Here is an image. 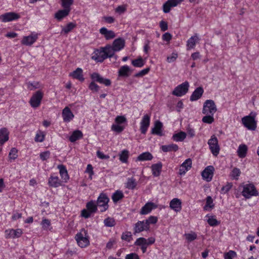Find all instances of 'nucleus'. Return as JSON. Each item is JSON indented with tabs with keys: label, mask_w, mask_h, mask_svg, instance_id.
<instances>
[{
	"label": "nucleus",
	"mask_w": 259,
	"mask_h": 259,
	"mask_svg": "<svg viewBox=\"0 0 259 259\" xmlns=\"http://www.w3.org/2000/svg\"><path fill=\"white\" fill-rule=\"evenodd\" d=\"M86 207L88 210H89L92 213L95 212L97 210V206L93 201H91L88 202Z\"/></svg>",
	"instance_id": "49530a36"
},
{
	"label": "nucleus",
	"mask_w": 259,
	"mask_h": 259,
	"mask_svg": "<svg viewBox=\"0 0 259 259\" xmlns=\"http://www.w3.org/2000/svg\"><path fill=\"white\" fill-rule=\"evenodd\" d=\"M256 115L255 112H251L248 116L242 118V122L245 127L251 131H254L256 128V121L255 117Z\"/></svg>",
	"instance_id": "f257e3e1"
},
{
	"label": "nucleus",
	"mask_w": 259,
	"mask_h": 259,
	"mask_svg": "<svg viewBox=\"0 0 259 259\" xmlns=\"http://www.w3.org/2000/svg\"><path fill=\"white\" fill-rule=\"evenodd\" d=\"M132 64L135 67H142L144 65V61L141 57H140L137 59L133 60Z\"/></svg>",
	"instance_id": "de8ad7c7"
},
{
	"label": "nucleus",
	"mask_w": 259,
	"mask_h": 259,
	"mask_svg": "<svg viewBox=\"0 0 259 259\" xmlns=\"http://www.w3.org/2000/svg\"><path fill=\"white\" fill-rule=\"evenodd\" d=\"M162 123L159 120L155 121L154 126L152 129L151 133L154 135H157L160 136H162Z\"/></svg>",
	"instance_id": "a878e982"
},
{
	"label": "nucleus",
	"mask_w": 259,
	"mask_h": 259,
	"mask_svg": "<svg viewBox=\"0 0 259 259\" xmlns=\"http://www.w3.org/2000/svg\"><path fill=\"white\" fill-rule=\"evenodd\" d=\"M162 164L160 162L152 165L151 168L152 174L154 176L158 177L160 175L162 169Z\"/></svg>",
	"instance_id": "c756f323"
},
{
	"label": "nucleus",
	"mask_w": 259,
	"mask_h": 259,
	"mask_svg": "<svg viewBox=\"0 0 259 259\" xmlns=\"http://www.w3.org/2000/svg\"><path fill=\"white\" fill-rule=\"evenodd\" d=\"M126 10V5L118 6L115 10V12L121 14L124 13Z\"/></svg>",
	"instance_id": "bf43d9fd"
},
{
	"label": "nucleus",
	"mask_w": 259,
	"mask_h": 259,
	"mask_svg": "<svg viewBox=\"0 0 259 259\" xmlns=\"http://www.w3.org/2000/svg\"><path fill=\"white\" fill-rule=\"evenodd\" d=\"M124 197L123 193L121 191L117 190L112 196V199L114 203H117L119 200L122 199Z\"/></svg>",
	"instance_id": "ea45409f"
},
{
	"label": "nucleus",
	"mask_w": 259,
	"mask_h": 259,
	"mask_svg": "<svg viewBox=\"0 0 259 259\" xmlns=\"http://www.w3.org/2000/svg\"><path fill=\"white\" fill-rule=\"evenodd\" d=\"M184 236L186 240L189 242L195 240L197 237L196 233L194 232H191L190 233H185Z\"/></svg>",
	"instance_id": "09e8293b"
},
{
	"label": "nucleus",
	"mask_w": 259,
	"mask_h": 259,
	"mask_svg": "<svg viewBox=\"0 0 259 259\" xmlns=\"http://www.w3.org/2000/svg\"><path fill=\"white\" fill-rule=\"evenodd\" d=\"M149 229V227L145 221H138L134 227V234L140 233L144 230L147 231Z\"/></svg>",
	"instance_id": "2eb2a0df"
},
{
	"label": "nucleus",
	"mask_w": 259,
	"mask_h": 259,
	"mask_svg": "<svg viewBox=\"0 0 259 259\" xmlns=\"http://www.w3.org/2000/svg\"><path fill=\"white\" fill-rule=\"evenodd\" d=\"M83 136V134L80 131L76 130L74 131L69 137V140L71 142H74Z\"/></svg>",
	"instance_id": "f704fd0d"
},
{
	"label": "nucleus",
	"mask_w": 259,
	"mask_h": 259,
	"mask_svg": "<svg viewBox=\"0 0 259 259\" xmlns=\"http://www.w3.org/2000/svg\"><path fill=\"white\" fill-rule=\"evenodd\" d=\"M207 223L211 226H216L220 224V222L218 221L213 216L209 218L207 220Z\"/></svg>",
	"instance_id": "6e6d98bb"
},
{
	"label": "nucleus",
	"mask_w": 259,
	"mask_h": 259,
	"mask_svg": "<svg viewBox=\"0 0 259 259\" xmlns=\"http://www.w3.org/2000/svg\"><path fill=\"white\" fill-rule=\"evenodd\" d=\"M43 97V93L40 91H37L33 94L30 99L29 103L32 107H38L41 103Z\"/></svg>",
	"instance_id": "0eeeda50"
},
{
	"label": "nucleus",
	"mask_w": 259,
	"mask_h": 259,
	"mask_svg": "<svg viewBox=\"0 0 259 259\" xmlns=\"http://www.w3.org/2000/svg\"><path fill=\"white\" fill-rule=\"evenodd\" d=\"M9 140V132L6 128L0 129V144H4Z\"/></svg>",
	"instance_id": "c85d7f7f"
},
{
	"label": "nucleus",
	"mask_w": 259,
	"mask_h": 259,
	"mask_svg": "<svg viewBox=\"0 0 259 259\" xmlns=\"http://www.w3.org/2000/svg\"><path fill=\"white\" fill-rule=\"evenodd\" d=\"M202 121L205 123L211 124L214 121L213 115H205L202 119Z\"/></svg>",
	"instance_id": "3c124183"
},
{
	"label": "nucleus",
	"mask_w": 259,
	"mask_h": 259,
	"mask_svg": "<svg viewBox=\"0 0 259 259\" xmlns=\"http://www.w3.org/2000/svg\"><path fill=\"white\" fill-rule=\"evenodd\" d=\"M73 113L68 107H65L62 111V117L64 121L70 122L74 117Z\"/></svg>",
	"instance_id": "a211bd4d"
},
{
	"label": "nucleus",
	"mask_w": 259,
	"mask_h": 259,
	"mask_svg": "<svg viewBox=\"0 0 259 259\" xmlns=\"http://www.w3.org/2000/svg\"><path fill=\"white\" fill-rule=\"evenodd\" d=\"M91 78L95 81L104 84L106 86L111 85V81L109 79L104 78L98 73H93L91 74Z\"/></svg>",
	"instance_id": "ddd939ff"
},
{
	"label": "nucleus",
	"mask_w": 259,
	"mask_h": 259,
	"mask_svg": "<svg viewBox=\"0 0 259 259\" xmlns=\"http://www.w3.org/2000/svg\"><path fill=\"white\" fill-rule=\"evenodd\" d=\"M70 11L68 9H63V10H59L55 15V18L58 21L62 20L64 18L67 16Z\"/></svg>",
	"instance_id": "cd10ccee"
},
{
	"label": "nucleus",
	"mask_w": 259,
	"mask_h": 259,
	"mask_svg": "<svg viewBox=\"0 0 259 259\" xmlns=\"http://www.w3.org/2000/svg\"><path fill=\"white\" fill-rule=\"evenodd\" d=\"M121 239L123 240L130 242L132 239V235L130 232H125L123 233L121 236Z\"/></svg>",
	"instance_id": "13d9d810"
},
{
	"label": "nucleus",
	"mask_w": 259,
	"mask_h": 259,
	"mask_svg": "<svg viewBox=\"0 0 259 259\" xmlns=\"http://www.w3.org/2000/svg\"><path fill=\"white\" fill-rule=\"evenodd\" d=\"M136 246H139L142 250L143 253H145L148 245L146 243V239L144 237H140L138 238L134 243Z\"/></svg>",
	"instance_id": "bb28decb"
},
{
	"label": "nucleus",
	"mask_w": 259,
	"mask_h": 259,
	"mask_svg": "<svg viewBox=\"0 0 259 259\" xmlns=\"http://www.w3.org/2000/svg\"><path fill=\"white\" fill-rule=\"evenodd\" d=\"M103 48L106 53V55L108 58H111L113 57L114 55V52H116L113 47L109 45L106 46Z\"/></svg>",
	"instance_id": "37998d69"
},
{
	"label": "nucleus",
	"mask_w": 259,
	"mask_h": 259,
	"mask_svg": "<svg viewBox=\"0 0 259 259\" xmlns=\"http://www.w3.org/2000/svg\"><path fill=\"white\" fill-rule=\"evenodd\" d=\"M38 38L37 34L31 33L28 36H23L21 40V44L25 46H31Z\"/></svg>",
	"instance_id": "f8f14e48"
},
{
	"label": "nucleus",
	"mask_w": 259,
	"mask_h": 259,
	"mask_svg": "<svg viewBox=\"0 0 259 259\" xmlns=\"http://www.w3.org/2000/svg\"><path fill=\"white\" fill-rule=\"evenodd\" d=\"M45 135L40 131L38 132L35 137V141L37 142H42L44 141Z\"/></svg>",
	"instance_id": "4d7b16f0"
},
{
	"label": "nucleus",
	"mask_w": 259,
	"mask_h": 259,
	"mask_svg": "<svg viewBox=\"0 0 259 259\" xmlns=\"http://www.w3.org/2000/svg\"><path fill=\"white\" fill-rule=\"evenodd\" d=\"M105 226L106 227H113L115 225V220L113 218H107V219L104 220V221Z\"/></svg>",
	"instance_id": "5fc2aeb1"
},
{
	"label": "nucleus",
	"mask_w": 259,
	"mask_h": 259,
	"mask_svg": "<svg viewBox=\"0 0 259 259\" xmlns=\"http://www.w3.org/2000/svg\"><path fill=\"white\" fill-rule=\"evenodd\" d=\"M119 160L122 163H126L129 157V151L123 150L119 154Z\"/></svg>",
	"instance_id": "a19ab883"
},
{
	"label": "nucleus",
	"mask_w": 259,
	"mask_h": 259,
	"mask_svg": "<svg viewBox=\"0 0 259 259\" xmlns=\"http://www.w3.org/2000/svg\"><path fill=\"white\" fill-rule=\"evenodd\" d=\"M236 253L233 250H230L225 254V259H233V257L236 256Z\"/></svg>",
	"instance_id": "69168bd1"
},
{
	"label": "nucleus",
	"mask_w": 259,
	"mask_h": 259,
	"mask_svg": "<svg viewBox=\"0 0 259 259\" xmlns=\"http://www.w3.org/2000/svg\"><path fill=\"white\" fill-rule=\"evenodd\" d=\"M74 78H76L80 81H83L84 78L83 77L82 70L80 68H77L75 71L70 74Z\"/></svg>",
	"instance_id": "2f4dec72"
},
{
	"label": "nucleus",
	"mask_w": 259,
	"mask_h": 259,
	"mask_svg": "<svg viewBox=\"0 0 259 259\" xmlns=\"http://www.w3.org/2000/svg\"><path fill=\"white\" fill-rule=\"evenodd\" d=\"M150 117L148 114H145L140 123V131L142 134H145L150 125Z\"/></svg>",
	"instance_id": "9b49d317"
},
{
	"label": "nucleus",
	"mask_w": 259,
	"mask_h": 259,
	"mask_svg": "<svg viewBox=\"0 0 259 259\" xmlns=\"http://www.w3.org/2000/svg\"><path fill=\"white\" fill-rule=\"evenodd\" d=\"M154 204L152 202H148L141 209L140 213L141 214H147L152 210L153 208Z\"/></svg>",
	"instance_id": "72a5a7b5"
},
{
	"label": "nucleus",
	"mask_w": 259,
	"mask_h": 259,
	"mask_svg": "<svg viewBox=\"0 0 259 259\" xmlns=\"http://www.w3.org/2000/svg\"><path fill=\"white\" fill-rule=\"evenodd\" d=\"M203 92L204 91L202 87H198L196 88L190 97V101H194L200 99L202 96Z\"/></svg>",
	"instance_id": "b1692460"
},
{
	"label": "nucleus",
	"mask_w": 259,
	"mask_h": 259,
	"mask_svg": "<svg viewBox=\"0 0 259 259\" xmlns=\"http://www.w3.org/2000/svg\"><path fill=\"white\" fill-rule=\"evenodd\" d=\"M153 158L152 155L149 152H144L140 154L137 157V160L138 161H147L151 160Z\"/></svg>",
	"instance_id": "e433bc0d"
},
{
	"label": "nucleus",
	"mask_w": 259,
	"mask_h": 259,
	"mask_svg": "<svg viewBox=\"0 0 259 259\" xmlns=\"http://www.w3.org/2000/svg\"><path fill=\"white\" fill-rule=\"evenodd\" d=\"M99 31L101 34L104 36L107 40L112 39L115 37V34L113 31L109 30L105 27L101 28Z\"/></svg>",
	"instance_id": "5701e85b"
},
{
	"label": "nucleus",
	"mask_w": 259,
	"mask_h": 259,
	"mask_svg": "<svg viewBox=\"0 0 259 259\" xmlns=\"http://www.w3.org/2000/svg\"><path fill=\"white\" fill-rule=\"evenodd\" d=\"M111 130L118 133H120L123 131L124 127L118 124H113L111 126Z\"/></svg>",
	"instance_id": "e2e57ef3"
},
{
	"label": "nucleus",
	"mask_w": 259,
	"mask_h": 259,
	"mask_svg": "<svg viewBox=\"0 0 259 259\" xmlns=\"http://www.w3.org/2000/svg\"><path fill=\"white\" fill-rule=\"evenodd\" d=\"M161 150L164 152H176L178 150L179 147L177 144H171L167 145H163L161 147Z\"/></svg>",
	"instance_id": "7c9ffc66"
},
{
	"label": "nucleus",
	"mask_w": 259,
	"mask_h": 259,
	"mask_svg": "<svg viewBox=\"0 0 259 259\" xmlns=\"http://www.w3.org/2000/svg\"><path fill=\"white\" fill-rule=\"evenodd\" d=\"M75 239L78 245L81 248L87 246L90 243L88 232L84 229H81L80 232L77 233Z\"/></svg>",
	"instance_id": "f03ea898"
},
{
	"label": "nucleus",
	"mask_w": 259,
	"mask_h": 259,
	"mask_svg": "<svg viewBox=\"0 0 259 259\" xmlns=\"http://www.w3.org/2000/svg\"><path fill=\"white\" fill-rule=\"evenodd\" d=\"M247 147L245 145H240L237 150L238 155L240 158H244L246 155Z\"/></svg>",
	"instance_id": "4c0bfd02"
},
{
	"label": "nucleus",
	"mask_w": 259,
	"mask_h": 259,
	"mask_svg": "<svg viewBox=\"0 0 259 259\" xmlns=\"http://www.w3.org/2000/svg\"><path fill=\"white\" fill-rule=\"evenodd\" d=\"M6 233L7 238H18L20 237L22 234V231L21 229H11L9 230H6Z\"/></svg>",
	"instance_id": "4be33fe9"
},
{
	"label": "nucleus",
	"mask_w": 259,
	"mask_h": 259,
	"mask_svg": "<svg viewBox=\"0 0 259 259\" xmlns=\"http://www.w3.org/2000/svg\"><path fill=\"white\" fill-rule=\"evenodd\" d=\"M125 46V41L122 38H118L115 39L112 44V47L115 51H119L122 50Z\"/></svg>",
	"instance_id": "412c9836"
},
{
	"label": "nucleus",
	"mask_w": 259,
	"mask_h": 259,
	"mask_svg": "<svg viewBox=\"0 0 259 259\" xmlns=\"http://www.w3.org/2000/svg\"><path fill=\"white\" fill-rule=\"evenodd\" d=\"M58 168L59 169V172L62 179V182H67L69 180V176L65 166L63 165H59Z\"/></svg>",
	"instance_id": "393cba45"
},
{
	"label": "nucleus",
	"mask_w": 259,
	"mask_h": 259,
	"mask_svg": "<svg viewBox=\"0 0 259 259\" xmlns=\"http://www.w3.org/2000/svg\"><path fill=\"white\" fill-rule=\"evenodd\" d=\"M177 58V53H172L170 56L167 57L166 60L168 63H171L175 61Z\"/></svg>",
	"instance_id": "338daca9"
},
{
	"label": "nucleus",
	"mask_w": 259,
	"mask_h": 259,
	"mask_svg": "<svg viewBox=\"0 0 259 259\" xmlns=\"http://www.w3.org/2000/svg\"><path fill=\"white\" fill-rule=\"evenodd\" d=\"M109 201V199L105 194L101 193L100 195L98 198L97 204L98 206L103 207V209L101 210V211H104L108 209Z\"/></svg>",
	"instance_id": "6e6552de"
},
{
	"label": "nucleus",
	"mask_w": 259,
	"mask_h": 259,
	"mask_svg": "<svg viewBox=\"0 0 259 259\" xmlns=\"http://www.w3.org/2000/svg\"><path fill=\"white\" fill-rule=\"evenodd\" d=\"M107 58H108V57L103 48H101L98 53L92 56V59L98 62H102Z\"/></svg>",
	"instance_id": "6ab92c4d"
},
{
	"label": "nucleus",
	"mask_w": 259,
	"mask_h": 259,
	"mask_svg": "<svg viewBox=\"0 0 259 259\" xmlns=\"http://www.w3.org/2000/svg\"><path fill=\"white\" fill-rule=\"evenodd\" d=\"M232 186L233 184L232 183L227 182L225 186L222 187L220 190V193L223 194L228 193L232 188Z\"/></svg>",
	"instance_id": "8fccbe9b"
},
{
	"label": "nucleus",
	"mask_w": 259,
	"mask_h": 259,
	"mask_svg": "<svg viewBox=\"0 0 259 259\" xmlns=\"http://www.w3.org/2000/svg\"><path fill=\"white\" fill-rule=\"evenodd\" d=\"M170 208L176 212H179L182 209V202L179 198L172 199L169 203Z\"/></svg>",
	"instance_id": "dca6fc26"
},
{
	"label": "nucleus",
	"mask_w": 259,
	"mask_h": 259,
	"mask_svg": "<svg viewBox=\"0 0 259 259\" xmlns=\"http://www.w3.org/2000/svg\"><path fill=\"white\" fill-rule=\"evenodd\" d=\"M197 34L191 36L187 41V46L188 49H193L196 45V43L199 40Z\"/></svg>",
	"instance_id": "473e14b6"
},
{
	"label": "nucleus",
	"mask_w": 259,
	"mask_h": 259,
	"mask_svg": "<svg viewBox=\"0 0 259 259\" xmlns=\"http://www.w3.org/2000/svg\"><path fill=\"white\" fill-rule=\"evenodd\" d=\"M62 7L71 11V6L73 4L74 0H61Z\"/></svg>",
	"instance_id": "a18cd8bd"
},
{
	"label": "nucleus",
	"mask_w": 259,
	"mask_h": 259,
	"mask_svg": "<svg viewBox=\"0 0 259 259\" xmlns=\"http://www.w3.org/2000/svg\"><path fill=\"white\" fill-rule=\"evenodd\" d=\"M20 16L14 12H8L0 15V21L3 22H8L17 20Z\"/></svg>",
	"instance_id": "1a4fd4ad"
},
{
	"label": "nucleus",
	"mask_w": 259,
	"mask_h": 259,
	"mask_svg": "<svg viewBox=\"0 0 259 259\" xmlns=\"http://www.w3.org/2000/svg\"><path fill=\"white\" fill-rule=\"evenodd\" d=\"M75 27V23H74L73 22H70L68 24H67L65 27L63 28L62 30V32H64L65 34H67Z\"/></svg>",
	"instance_id": "c03bdc74"
},
{
	"label": "nucleus",
	"mask_w": 259,
	"mask_h": 259,
	"mask_svg": "<svg viewBox=\"0 0 259 259\" xmlns=\"http://www.w3.org/2000/svg\"><path fill=\"white\" fill-rule=\"evenodd\" d=\"M17 152V150L15 148H13L9 154L10 158L13 160L15 159L18 156Z\"/></svg>",
	"instance_id": "680f3d73"
},
{
	"label": "nucleus",
	"mask_w": 259,
	"mask_h": 259,
	"mask_svg": "<svg viewBox=\"0 0 259 259\" xmlns=\"http://www.w3.org/2000/svg\"><path fill=\"white\" fill-rule=\"evenodd\" d=\"M130 68L127 65L122 66L118 70V74L120 76H128L130 75Z\"/></svg>",
	"instance_id": "58836bf2"
},
{
	"label": "nucleus",
	"mask_w": 259,
	"mask_h": 259,
	"mask_svg": "<svg viewBox=\"0 0 259 259\" xmlns=\"http://www.w3.org/2000/svg\"><path fill=\"white\" fill-rule=\"evenodd\" d=\"M178 0H167L163 5V11L165 13L170 12L171 8L179 5Z\"/></svg>",
	"instance_id": "f3484780"
},
{
	"label": "nucleus",
	"mask_w": 259,
	"mask_h": 259,
	"mask_svg": "<svg viewBox=\"0 0 259 259\" xmlns=\"http://www.w3.org/2000/svg\"><path fill=\"white\" fill-rule=\"evenodd\" d=\"M149 68H147L144 69H143L141 71H139L138 73H136L135 75V76L137 77H142L146 75V74H147L149 72Z\"/></svg>",
	"instance_id": "0e129e2a"
},
{
	"label": "nucleus",
	"mask_w": 259,
	"mask_h": 259,
	"mask_svg": "<svg viewBox=\"0 0 259 259\" xmlns=\"http://www.w3.org/2000/svg\"><path fill=\"white\" fill-rule=\"evenodd\" d=\"M208 144L212 154L217 156L219 154L220 150L217 138L214 135H212L208 140Z\"/></svg>",
	"instance_id": "39448f33"
},
{
	"label": "nucleus",
	"mask_w": 259,
	"mask_h": 259,
	"mask_svg": "<svg viewBox=\"0 0 259 259\" xmlns=\"http://www.w3.org/2000/svg\"><path fill=\"white\" fill-rule=\"evenodd\" d=\"M189 87L188 82L185 81L175 88L172 94L177 97H181L188 92Z\"/></svg>",
	"instance_id": "423d86ee"
},
{
	"label": "nucleus",
	"mask_w": 259,
	"mask_h": 259,
	"mask_svg": "<svg viewBox=\"0 0 259 259\" xmlns=\"http://www.w3.org/2000/svg\"><path fill=\"white\" fill-rule=\"evenodd\" d=\"M192 167V160L190 158L187 159L180 166L179 174L184 175Z\"/></svg>",
	"instance_id": "4468645a"
},
{
	"label": "nucleus",
	"mask_w": 259,
	"mask_h": 259,
	"mask_svg": "<svg viewBox=\"0 0 259 259\" xmlns=\"http://www.w3.org/2000/svg\"><path fill=\"white\" fill-rule=\"evenodd\" d=\"M241 171L238 168H234L230 173V177L234 179L238 180V177L240 176Z\"/></svg>",
	"instance_id": "864d4df0"
},
{
	"label": "nucleus",
	"mask_w": 259,
	"mask_h": 259,
	"mask_svg": "<svg viewBox=\"0 0 259 259\" xmlns=\"http://www.w3.org/2000/svg\"><path fill=\"white\" fill-rule=\"evenodd\" d=\"M137 185L136 180L134 178H128L126 183V187L129 189H134Z\"/></svg>",
	"instance_id": "79ce46f5"
},
{
	"label": "nucleus",
	"mask_w": 259,
	"mask_h": 259,
	"mask_svg": "<svg viewBox=\"0 0 259 259\" xmlns=\"http://www.w3.org/2000/svg\"><path fill=\"white\" fill-rule=\"evenodd\" d=\"M214 207L213 204V200L211 196H207L206 197V202L205 206H204V210H207L208 208H212Z\"/></svg>",
	"instance_id": "603ef678"
},
{
	"label": "nucleus",
	"mask_w": 259,
	"mask_h": 259,
	"mask_svg": "<svg viewBox=\"0 0 259 259\" xmlns=\"http://www.w3.org/2000/svg\"><path fill=\"white\" fill-rule=\"evenodd\" d=\"M214 168L213 166H207L202 172V178L207 182H210L212 179Z\"/></svg>",
	"instance_id": "9d476101"
},
{
	"label": "nucleus",
	"mask_w": 259,
	"mask_h": 259,
	"mask_svg": "<svg viewBox=\"0 0 259 259\" xmlns=\"http://www.w3.org/2000/svg\"><path fill=\"white\" fill-rule=\"evenodd\" d=\"M62 181L58 176L52 175L48 180V184L50 187L57 188L62 185Z\"/></svg>",
	"instance_id": "aec40b11"
},
{
	"label": "nucleus",
	"mask_w": 259,
	"mask_h": 259,
	"mask_svg": "<svg viewBox=\"0 0 259 259\" xmlns=\"http://www.w3.org/2000/svg\"><path fill=\"white\" fill-rule=\"evenodd\" d=\"M242 194L245 198L249 199L252 196H257L258 193L253 184H248L243 186Z\"/></svg>",
	"instance_id": "20e7f679"
},
{
	"label": "nucleus",
	"mask_w": 259,
	"mask_h": 259,
	"mask_svg": "<svg viewBox=\"0 0 259 259\" xmlns=\"http://www.w3.org/2000/svg\"><path fill=\"white\" fill-rule=\"evenodd\" d=\"M145 222L149 227L150 224H155L157 223V218L154 216H150L148 219L145 220Z\"/></svg>",
	"instance_id": "052dcab7"
},
{
	"label": "nucleus",
	"mask_w": 259,
	"mask_h": 259,
	"mask_svg": "<svg viewBox=\"0 0 259 259\" xmlns=\"http://www.w3.org/2000/svg\"><path fill=\"white\" fill-rule=\"evenodd\" d=\"M217 108L214 102L212 100H207L203 104L202 112L205 115L214 114L217 112Z\"/></svg>",
	"instance_id": "7ed1b4c3"
},
{
	"label": "nucleus",
	"mask_w": 259,
	"mask_h": 259,
	"mask_svg": "<svg viewBox=\"0 0 259 259\" xmlns=\"http://www.w3.org/2000/svg\"><path fill=\"white\" fill-rule=\"evenodd\" d=\"M95 81H93L91 82L89 86V88L92 91L98 92L99 90V87L95 83Z\"/></svg>",
	"instance_id": "774afa93"
},
{
	"label": "nucleus",
	"mask_w": 259,
	"mask_h": 259,
	"mask_svg": "<svg viewBox=\"0 0 259 259\" xmlns=\"http://www.w3.org/2000/svg\"><path fill=\"white\" fill-rule=\"evenodd\" d=\"M187 134L184 132H180L175 134L172 137V139L176 142H182L186 138Z\"/></svg>",
	"instance_id": "c9c22d12"
}]
</instances>
